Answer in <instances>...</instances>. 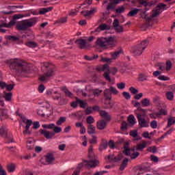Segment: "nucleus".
Instances as JSON below:
<instances>
[{
    "label": "nucleus",
    "instance_id": "f257e3e1",
    "mask_svg": "<svg viewBox=\"0 0 175 175\" xmlns=\"http://www.w3.org/2000/svg\"><path fill=\"white\" fill-rule=\"evenodd\" d=\"M9 64L11 70L18 76H24L25 73H28L31 70V64L18 59L10 60Z\"/></svg>",
    "mask_w": 175,
    "mask_h": 175
},
{
    "label": "nucleus",
    "instance_id": "f03ea898",
    "mask_svg": "<svg viewBox=\"0 0 175 175\" xmlns=\"http://www.w3.org/2000/svg\"><path fill=\"white\" fill-rule=\"evenodd\" d=\"M55 66L49 63H44L41 67V70L43 73L40 77V81L47 83L52 77L55 75V71L54 70Z\"/></svg>",
    "mask_w": 175,
    "mask_h": 175
},
{
    "label": "nucleus",
    "instance_id": "7ed1b4c3",
    "mask_svg": "<svg viewBox=\"0 0 175 175\" xmlns=\"http://www.w3.org/2000/svg\"><path fill=\"white\" fill-rule=\"evenodd\" d=\"M116 44L117 40H116L114 36L98 38L96 41V46L104 50L107 49V47H116Z\"/></svg>",
    "mask_w": 175,
    "mask_h": 175
},
{
    "label": "nucleus",
    "instance_id": "20e7f679",
    "mask_svg": "<svg viewBox=\"0 0 175 175\" xmlns=\"http://www.w3.org/2000/svg\"><path fill=\"white\" fill-rule=\"evenodd\" d=\"M37 21L38 19H36V18L22 21L16 24V29H18V31H27L28 28L33 27Z\"/></svg>",
    "mask_w": 175,
    "mask_h": 175
},
{
    "label": "nucleus",
    "instance_id": "39448f33",
    "mask_svg": "<svg viewBox=\"0 0 175 175\" xmlns=\"http://www.w3.org/2000/svg\"><path fill=\"white\" fill-rule=\"evenodd\" d=\"M148 43H150V42L148 40H144L137 46H134L132 52L135 55H142V54H143V51H144L147 48V46H148Z\"/></svg>",
    "mask_w": 175,
    "mask_h": 175
},
{
    "label": "nucleus",
    "instance_id": "423d86ee",
    "mask_svg": "<svg viewBox=\"0 0 175 175\" xmlns=\"http://www.w3.org/2000/svg\"><path fill=\"white\" fill-rule=\"evenodd\" d=\"M88 158L90 159V161H85L84 163L88 167H96L99 166V160L95 158V154H94V152H88Z\"/></svg>",
    "mask_w": 175,
    "mask_h": 175
},
{
    "label": "nucleus",
    "instance_id": "0eeeda50",
    "mask_svg": "<svg viewBox=\"0 0 175 175\" xmlns=\"http://www.w3.org/2000/svg\"><path fill=\"white\" fill-rule=\"evenodd\" d=\"M53 131L54 132H50L46 130L40 129V132L41 135H43L46 137V139H53V137L55 135V133H59L62 131V129L59 126H57L55 125V127H53Z\"/></svg>",
    "mask_w": 175,
    "mask_h": 175
},
{
    "label": "nucleus",
    "instance_id": "6e6552de",
    "mask_svg": "<svg viewBox=\"0 0 175 175\" xmlns=\"http://www.w3.org/2000/svg\"><path fill=\"white\" fill-rule=\"evenodd\" d=\"M75 43L78 45V47L81 49V50H87V49L91 47V44L87 42V40H84L83 38L76 40Z\"/></svg>",
    "mask_w": 175,
    "mask_h": 175
},
{
    "label": "nucleus",
    "instance_id": "1a4fd4ad",
    "mask_svg": "<svg viewBox=\"0 0 175 175\" xmlns=\"http://www.w3.org/2000/svg\"><path fill=\"white\" fill-rule=\"evenodd\" d=\"M21 118L22 120V122L26 124L25 126V130L23 131L24 135H31V131H29V127L31 125H32V120L27 119L25 116L21 115Z\"/></svg>",
    "mask_w": 175,
    "mask_h": 175
},
{
    "label": "nucleus",
    "instance_id": "9d476101",
    "mask_svg": "<svg viewBox=\"0 0 175 175\" xmlns=\"http://www.w3.org/2000/svg\"><path fill=\"white\" fill-rule=\"evenodd\" d=\"M146 114L137 113L139 125L141 128H148V122L145 119Z\"/></svg>",
    "mask_w": 175,
    "mask_h": 175
},
{
    "label": "nucleus",
    "instance_id": "9b49d317",
    "mask_svg": "<svg viewBox=\"0 0 175 175\" xmlns=\"http://www.w3.org/2000/svg\"><path fill=\"white\" fill-rule=\"evenodd\" d=\"M16 24V21L14 20H12L9 22V23H1L0 24V32L1 33H5L6 32V29H2V27L5 28H10V27H13Z\"/></svg>",
    "mask_w": 175,
    "mask_h": 175
},
{
    "label": "nucleus",
    "instance_id": "f8f14e48",
    "mask_svg": "<svg viewBox=\"0 0 175 175\" xmlns=\"http://www.w3.org/2000/svg\"><path fill=\"white\" fill-rule=\"evenodd\" d=\"M146 147H147V143L143 141L142 144H137L136 146H134L133 151H142V150H144Z\"/></svg>",
    "mask_w": 175,
    "mask_h": 175
},
{
    "label": "nucleus",
    "instance_id": "ddd939ff",
    "mask_svg": "<svg viewBox=\"0 0 175 175\" xmlns=\"http://www.w3.org/2000/svg\"><path fill=\"white\" fill-rule=\"evenodd\" d=\"M8 133H9V129H8L6 126L0 127V136H1V137H5V139H8Z\"/></svg>",
    "mask_w": 175,
    "mask_h": 175
},
{
    "label": "nucleus",
    "instance_id": "4468645a",
    "mask_svg": "<svg viewBox=\"0 0 175 175\" xmlns=\"http://www.w3.org/2000/svg\"><path fill=\"white\" fill-rule=\"evenodd\" d=\"M94 13H96V9L95 8H92L90 10H83L81 12L84 17H90V16H92Z\"/></svg>",
    "mask_w": 175,
    "mask_h": 175
},
{
    "label": "nucleus",
    "instance_id": "2eb2a0df",
    "mask_svg": "<svg viewBox=\"0 0 175 175\" xmlns=\"http://www.w3.org/2000/svg\"><path fill=\"white\" fill-rule=\"evenodd\" d=\"M106 126H107V122L104 120H100L97 122V128L100 131H103V129H105Z\"/></svg>",
    "mask_w": 175,
    "mask_h": 175
},
{
    "label": "nucleus",
    "instance_id": "dca6fc26",
    "mask_svg": "<svg viewBox=\"0 0 175 175\" xmlns=\"http://www.w3.org/2000/svg\"><path fill=\"white\" fill-rule=\"evenodd\" d=\"M45 161L46 162L49 163V165H51V163H53L54 161H55V157H54V154H53V153H48L45 156Z\"/></svg>",
    "mask_w": 175,
    "mask_h": 175
},
{
    "label": "nucleus",
    "instance_id": "f3484780",
    "mask_svg": "<svg viewBox=\"0 0 175 175\" xmlns=\"http://www.w3.org/2000/svg\"><path fill=\"white\" fill-rule=\"evenodd\" d=\"M9 116L8 115V109H0V120L1 121H3V120H6Z\"/></svg>",
    "mask_w": 175,
    "mask_h": 175
},
{
    "label": "nucleus",
    "instance_id": "a211bd4d",
    "mask_svg": "<svg viewBox=\"0 0 175 175\" xmlns=\"http://www.w3.org/2000/svg\"><path fill=\"white\" fill-rule=\"evenodd\" d=\"M100 116L105 120V121H110L111 120V116L106 111H100Z\"/></svg>",
    "mask_w": 175,
    "mask_h": 175
},
{
    "label": "nucleus",
    "instance_id": "6ab92c4d",
    "mask_svg": "<svg viewBox=\"0 0 175 175\" xmlns=\"http://www.w3.org/2000/svg\"><path fill=\"white\" fill-rule=\"evenodd\" d=\"M104 96L107 100H111V92H110L109 89L104 90Z\"/></svg>",
    "mask_w": 175,
    "mask_h": 175
},
{
    "label": "nucleus",
    "instance_id": "aec40b11",
    "mask_svg": "<svg viewBox=\"0 0 175 175\" xmlns=\"http://www.w3.org/2000/svg\"><path fill=\"white\" fill-rule=\"evenodd\" d=\"M3 98H4V99H5L6 102H11L12 98H13V93L4 92Z\"/></svg>",
    "mask_w": 175,
    "mask_h": 175
},
{
    "label": "nucleus",
    "instance_id": "412c9836",
    "mask_svg": "<svg viewBox=\"0 0 175 175\" xmlns=\"http://www.w3.org/2000/svg\"><path fill=\"white\" fill-rule=\"evenodd\" d=\"M53 10V7H47L43 8L40 10L39 14H46V13L49 12H51Z\"/></svg>",
    "mask_w": 175,
    "mask_h": 175
},
{
    "label": "nucleus",
    "instance_id": "4be33fe9",
    "mask_svg": "<svg viewBox=\"0 0 175 175\" xmlns=\"http://www.w3.org/2000/svg\"><path fill=\"white\" fill-rule=\"evenodd\" d=\"M121 51H122V49L115 51L113 53H111V59H117L120 57V54H121Z\"/></svg>",
    "mask_w": 175,
    "mask_h": 175
},
{
    "label": "nucleus",
    "instance_id": "5701e85b",
    "mask_svg": "<svg viewBox=\"0 0 175 175\" xmlns=\"http://www.w3.org/2000/svg\"><path fill=\"white\" fill-rule=\"evenodd\" d=\"M109 161H111L112 162H118L119 161H121V157H114L113 154H110L108 156Z\"/></svg>",
    "mask_w": 175,
    "mask_h": 175
},
{
    "label": "nucleus",
    "instance_id": "b1692460",
    "mask_svg": "<svg viewBox=\"0 0 175 175\" xmlns=\"http://www.w3.org/2000/svg\"><path fill=\"white\" fill-rule=\"evenodd\" d=\"M167 128H170L172 125H174L175 124V117H170L167 118Z\"/></svg>",
    "mask_w": 175,
    "mask_h": 175
},
{
    "label": "nucleus",
    "instance_id": "393cba45",
    "mask_svg": "<svg viewBox=\"0 0 175 175\" xmlns=\"http://www.w3.org/2000/svg\"><path fill=\"white\" fill-rule=\"evenodd\" d=\"M96 129V128L95 126H94V125L90 124L88 126V133L89 135H93V133H95Z\"/></svg>",
    "mask_w": 175,
    "mask_h": 175
},
{
    "label": "nucleus",
    "instance_id": "a878e982",
    "mask_svg": "<svg viewBox=\"0 0 175 175\" xmlns=\"http://www.w3.org/2000/svg\"><path fill=\"white\" fill-rule=\"evenodd\" d=\"M137 13H139V9L134 8L127 14V16H129V17H135Z\"/></svg>",
    "mask_w": 175,
    "mask_h": 175
},
{
    "label": "nucleus",
    "instance_id": "bb28decb",
    "mask_svg": "<svg viewBox=\"0 0 175 175\" xmlns=\"http://www.w3.org/2000/svg\"><path fill=\"white\" fill-rule=\"evenodd\" d=\"M76 100L77 103L79 104V106L81 107V109H85V107H87V103H85L83 100H81L80 98H76Z\"/></svg>",
    "mask_w": 175,
    "mask_h": 175
},
{
    "label": "nucleus",
    "instance_id": "cd10ccee",
    "mask_svg": "<svg viewBox=\"0 0 175 175\" xmlns=\"http://www.w3.org/2000/svg\"><path fill=\"white\" fill-rule=\"evenodd\" d=\"M103 77L109 83H111V78L110 77V71H105L103 74Z\"/></svg>",
    "mask_w": 175,
    "mask_h": 175
},
{
    "label": "nucleus",
    "instance_id": "c85d7f7f",
    "mask_svg": "<svg viewBox=\"0 0 175 175\" xmlns=\"http://www.w3.org/2000/svg\"><path fill=\"white\" fill-rule=\"evenodd\" d=\"M128 122L131 125H135V124H136V119L135 118V116L133 115H130L128 117Z\"/></svg>",
    "mask_w": 175,
    "mask_h": 175
},
{
    "label": "nucleus",
    "instance_id": "c756f323",
    "mask_svg": "<svg viewBox=\"0 0 175 175\" xmlns=\"http://www.w3.org/2000/svg\"><path fill=\"white\" fill-rule=\"evenodd\" d=\"M139 81H147L148 76L144 73H141L139 75Z\"/></svg>",
    "mask_w": 175,
    "mask_h": 175
},
{
    "label": "nucleus",
    "instance_id": "7c9ffc66",
    "mask_svg": "<svg viewBox=\"0 0 175 175\" xmlns=\"http://www.w3.org/2000/svg\"><path fill=\"white\" fill-rule=\"evenodd\" d=\"M27 47H30L31 49H35V47H38V43L36 42L29 41L25 43Z\"/></svg>",
    "mask_w": 175,
    "mask_h": 175
},
{
    "label": "nucleus",
    "instance_id": "2f4dec72",
    "mask_svg": "<svg viewBox=\"0 0 175 175\" xmlns=\"http://www.w3.org/2000/svg\"><path fill=\"white\" fill-rule=\"evenodd\" d=\"M165 96L168 100H173L174 99V93L173 92H167Z\"/></svg>",
    "mask_w": 175,
    "mask_h": 175
},
{
    "label": "nucleus",
    "instance_id": "473e14b6",
    "mask_svg": "<svg viewBox=\"0 0 175 175\" xmlns=\"http://www.w3.org/2000/svg\"><path fill=\"white\" fill-rule=\"evenodd\" d=\"M98 29H100V31H105L106 29L107 30L110 29V27H108L107 25L106 24H101L98 27V28L96 29V31H98Z\"/></svg>",
    "mask_w": 175,
    "mask_h": 175
},
{
    "label": "nucleus",
    "instance_id": "72a5a7b5",
    "mask_svg": "<svg viewBox=\"0 0 175 175\" xmlns=\"http://www.w3.org/2000/svg\"><path fill=\"white\" fill-rule=\"evenodd\" d=\"M129 160H128V159H124L120 167V170H124V169H125V167H126L127 165H128V162Z\"/></svg>",
    "mask_w": 175,
    "mask_h": 175
},
{
    "label": "nucleus",
    "instance_id": "f704fd0d",
    "mask_svg": "<svg viewBox=\"0 0 175 175\" xmlns=\"http://www.w3.org/2000/svg\"><path fill=\"white\" fill-rule=\"evenodd\" d=\"M141 103L144 107L150 106V100L148 98H144L142 100Z\"/></svg>",
    "mask_w": 175,
    "mask_h": 175
},
{
    "label": "nucleus",
    "instance_id": "c9c22d12",
    "mask_svg": "<svg viewBox=\"0 0 175 175\" xmlns=\"http://www.w3.org/2000/svg\"><path fill=\"white\" fill-rule=\"evenodd\" d=\"M24 5H9L7 7V9L9 10H15V9H23Z\"/></svg>",
    "mask_w": 175,
    "mask_h": 175
},
{
    "label": "nucleus",
    "instance_id": "e433bc0d",
    "mask_svg": "<svg viewBox=\"0 0 175 175\" xmlns=\"http://www.w3.org/2000/svg\"><path fill=\"white\" fill-rule=\"evenodd\" d=\"M161 14V9L157 8L152 11V18L157 17Z\"/></svg>",
    "mask_w": 175,
    "mask_h": 175
},
{
    "label": "nucleus",
    "instance_id": "4c0bfd02",
    "mask_svg": "<svg viewBox=\"0 0 175 175\" xmlns=\"http://www.w3.org/2000/svg\"><path fill=\"white\" fill-rule=\"evenodd\" d=\"M55 126V124L54 123H51L49 124H42V128H44V129H54Z\"/></svg>",
    "mask_w": 175,
    "mask_h": 175
},
{
    "label": "nucleus",
    "instance_id": "58836bf2",
    "mask_svg": "<svg viewBox=\"0 0 175 175\" xmlns=\"http://www.w3.org/2000/svg\"><path fill=\"white\" fill-rule=\"evenodd\" d=\"M67 21L68 20L66 19V18H61L57 21H56L55 24H58V25H61V24L66 23Z\"/></svg>",
    "mask_w": 175,
    "mask_h": 175
},
{
    "label": "nucleus",
    "instance_id": "ea45409f",
    "mask_svg": "<svg viewBox=\"0 0 175 175\" xmlns=\"http://www.w3.org/2000/svg\"><path fill=\"white\" fill-rule=\"evenodd\" d=\"M157 8L158 9H160V10H166L167 8V5L166 4L163 3H159L157 5Z\"/></svg>",
    "mask_w": 175,
    "mask_h": 175
},
{
    "label": "nucleus",
    "instance_id": "a19ab883",
    "mask_svg": "<svg viewBox=\"0 0 175 175\" xmlns=\"http://www.w3.org/2000/svg\"><path fill=\"white\" fill-rule=\"evenodd\" d=\"M66 122V117H60L59 120L56 122L57 125H62L64 122Z\"/></svg>",
    "mask_w": 175,
    "mask_h": 175
},
{
    "label": "nucleus",
    "instance_id": "79ce46f5",
    "mask_svg": "<svg viewBox=\"0 0 175 175\" xmlns=\"http://www.w3.org/2000/svg\"><path fill=\"white\" fill-rule=\"evenodd\" d=\"M157 115L159 116V117L160 116H167V111H166V109H161L157 112Z\"/></svg>",
    "mask_w": 175,
    "mask_h": 175
},
{
    "label": "nucleus",
    "instance_id": "37998d69",
    "mask_svg": "<svg viewBox=\"0 0 175 175\" xmlns=\"http://www.w3.org/2000/svg\"><path fill=\"white\" fill-rule=\"evenodd\" d=\"M8 171L10 172V173H12L16 170V166H14V164L8 165L7 166Z\"/></svg>",
    "mask_w": 175,
    "mask_h": 175
},
{
    "label": "nucleus",
    "instance_id": "c03bdc74",
    "mask_svg": "<svg viewBox=\"0 0 175 175\" xmlns=\"http://www.w3.org/2000/svg\"><path fill=\"white\" fill-rule=\"evenodd\" d=\"M86 122L91 125V124H94L95 122V119H94V117L92 116H88L86 119Z\"/></svg>",
    "mask_w": 175,
    "mask_h": 175
},
{
    "label": "nucleus",
    "instance_id": "a18cd8bd",
    "mask_svg": "<svg viewBox=\"0 0 175 175\" xmlns=\"http://www.w3.org/2000/svg\"><path fill=\"white\" fill-rule=\"evenodd\" d=\"M148 151H149V152L155 154L157 152L158 150L157 149V146H151L148 148Z\"/></svg>",
    "mask_w": 175,
    "mask_h": 175
},
{
    "label": "nucleus",
    "instance_id": "49530a36",
    "mask_svg": "<svg viewBox=\"0 0 175 175\" xmlns=\"http://www.w3.org/2000/svg\"><path fill=\"white\" fill-rule=\"evenodd\" d=\"M8 40H13V42H17V40H20V38L16 36H8Z\"/></svg>",
    "mask_w": 175,
    "mask_h": 175
},
{
    "label": "nucleus",
    "instance_id": "de8ad7c7",
    "mask_svg": "<svg viewBox=\"0 0 175 175\" xmlns=\"http://www.w3.org/2000/svg\"><path fill=\"white\" fill-rule=\"evenodd\" d=\"M64 94L66 96H68V98H73V94L68 89L64 90Z\"/></svg>",
    "mask_w": 175,
    "mask_h": 175
},
{
    "label": "nucleus",
    "instance_id": "09e8293b",
    "mask_svg": "<svg viewBox=\"0 0 175 175\" xmlns=\"http://www.w3.org/2000/svg\"><path fill=\"white\" fill-rule=\"evenodd\" d=\"M150 126L151 128H152V129H157V128L158 127V122H157V120H152L150 122Z\"/></svg>",
    "mask_w": 175,
    "mask_h": 175
},
{
    "label": "nucleus",
    "instance_id": "8fccbe9b",
    "mask_svg": "<svg viewBox=\"0 0 175 175\" xmlns=\"http://www.w3.org/2000/svg\"><path fill=\"white\" fill-rule=\"evenodd\" d=\"M130 135H131L132 137L136 138L139 137V133H137V131L134 130L130 132Z\"/></svg>",
    "mask_w": 175,
    "mask_h": 175
},
{
    "label": "nucleus",
    "instance_id": "3c124183",
    "mask_svg": "<svg viewBox=\"0 0 175 175\" xmlns=\"http://www.w3.org/2000/svg\"><path fill=\"white\" fill-rule=\"evenodd\" d=\"M156 66L159 67L158 68L159 70H165V64L158 63L156 64Z\"/></svg>",
    "mask_w": 175,
    "mask_h": 175
},
{
    "label": "nucleus",
    "instance_id": "603ef678",
    "mask_svg": "<svg viewBox=\"0 0 175 175\" xmlns=\"http://www.w3.org/2000/svg\"><path fill=\"white\" fill-rule=\"evenodd\" d=\"M116 12L118 14L124 13V12H125V8H124V6L118 7L116 10Z\"/></svg>",
    "mask_w": 175,
    "mask_h": 175
},
{
    "label": "nucleus",
    "instance_id": "864d4df0",
    "mask_svg": "<svg viewBox=\"0 0 175 175\" xmlns=\"http://www.w3.org/2000/svg\"><path fill=\"white\" fill-rule=\"evenodd\" d=\"M109 90H110L111 94V92L114 95H117L118 94V90H117V89L113 86H111Z\"/></svg>",
    "mask_w": 175,
    "mask_h": 175
},
{
    "label": "nucleus",
    "instance_id": "5fc2aeb1",
    "mask_svg": "<svg viewBox=\"0 0 175 175\" xmlns=\"http://www.w3.org/2000/svg\"><path fill=\"white\" fill-rule=\"evenodd\" d=\"M159 80H161L162 81H167L169 80H170V78H169L168 77H166L165 75H161L159 77Z\"/></svg>",
    "mask_w": 175,
    "mask_h": 175
},
{
    "label": "nucleus",
    "instance_id": "6e6d98bb",
    "mask_svg": "<svg viewBox=\"0 0 175 175\" xmlns=\"http://www.w3.org/2000/svg\"><path fill=\"white\" fill-rule=\"evenodd\" d=\"M103 67V72H110V67L109 66V64H105L103 66H102Z\"/></svg>",
    "mask_w": 175,
    "mask_h": 175
},
{
    "label": "nucleus",
    "instance_id": "4d7b16f0",
    "mask_svg": "<svg viewBox=\"0 0 175 175\" xmlns=\"http://www.w3.org/2000/svg\"><path fill=\"white\" fill-rule=\"evenodd\" d=\"M102 92L101 90L96 89L93 90V95H94V96H99L100 94H102Z\"/></svg>",
    "mask_w": 175,
    "mask_h": 175
},
{
    "label": "nucleus",
    "instance_id": "13d9d810",
    "mask_svg": "<svg viewBox=\"0 0 175 175\" xmlns=\"http://www.w3.org/2000/svg\"><path fill=\"white\" fill-rule=\"evenodd\" d=\"M129 91L133 95H136V94H137V92H139V90L135 88L134 87H131L129 88Z\"/></svg>",
    "mask_w": 175,
    "mask_h": 175
},
{
    "label": "nucleus",
    "instance_id": "bf43d9fd",
    "mask_svg": "<svg viewBox=\"0 0 175 175\" xmlns=\"http://www.w3.org/2000/svg\"><path fill=\"white\" fill-rule=\"evenodd\" d=\"M127 126H128V124H126V122L123 121V122H122V126H121V127H120L121 131H126Z\"/></svg>",
    "mask_w": 175,
    "mask_h": 175
},
{
    "label": "nucleus",
    "instance_id": "052dcab7",
    "mask_svg": "<svg viewBox=\"0 0 175 175\" xmlns=\"http://www.w3.org/2000/svg\"><path fill=\"white\" fill-rule=\"evenodd\" d=\"M122 95L127 100L131 99V94L128 92H123Z\"/></svg>",
    "mask_w": 175,
    "mask_h": 175
},
{
    "label": "nucleus",
    "instance_id": "680f3d73",
    "mask_svg": "<svg viewBox=\"0 0 175 175\" xmlns=\"http://www.w3.org/2000/svg\"><path fill=\"white\" fill-rule=\"evenodd\" d=\"M140 155V153L139 152H135L134 153H132L131 154V159H136V158H137V157H139Z\"/></svg>",
    "mask_w": 175,
    "mask_h": 175
},
{
    "label": "nucleus",
    "instance_id": "e2e57ef3",
    "mask_svg": "<svg viewBox=\"0 0 175 175\" xmlns=\"http://www.w3.org/2000/svg\"><path fill=\"white\" fill-rule=\"evenodd\" d=\"M100 61H101L102 62H111V61H112V59L111 58H109V57H101V59H100Z\"/></svg>",
    "mask_w": 175,
    "mask_h": 175
},
{
    "label": "nucleus",
    "instance_id": "0e129e2a",
    "mask_svg": "<svg viewBox=\"0 0 175 175\" xmlns=\"http://www.w3.org/2000/svg\"><path fill=\"white\" fill-rule=\"evenodd\" d=\"M116 87L119 90H124V88H125V83H117Z\"/></svg>",
    "mask_w": 175,
    "mask_h": 175
},
{
    "label": "nucleus",
    "instance_id": "69168bd1",
    "mask_svg": "<svg viewBox=\"0 0 175 175\" xmlns=\"http://www.w3.org/2000/svg\"><path fill=\"white\" fill-rule=\"evenodd\" d=\"M108 146L111 149L116 148V143H114V141H113V140H110L109 142Z\"/></svg>",
    "mask_w": 175,
    "mask_h": 175
},
{
    "label": "nucleus",
    "instance_id": "338daca9",
    "mask_svg": "<svg viewBox=\"0 0 175 175\" xmlns=\"http://www.w3.org/2000/svg\"><path fill=\"white\" fill-rule=\"evenodd\" d=\"M114 28H115V30L117 32H119V33L124 32V27L122 26H121V25H119V26L116 27Z\"/></svg>",
    "mask_w": 175,
    "mask_h": 175
},
{
    "label": "nucleus",
    "instance_id": "774afa93",
    "mask_svg": "<svg viewBox=\"0 0 175 175\" xmlns=\"http://www.w3.org/2000/svg\"><path fill=\"white\" fill-rule=\"evenodd\" d=\"M106 148H107V144L105 143V144H102L100 146L98 150H99L100 151H103V150H106Z\"/></svg>",
    "mask_w": 175,
    "mask_h": 175
}]
</instances>
